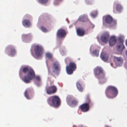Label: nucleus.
<instances>
[{"instance_id":"obj_40","label":"nucleus","mask_w":127,"mask_h":127,"mask_svg":"<svg viewBox=\"0 0 127 127\" xmlns=\"http://www.w3.org/2000/svg\"><path fill=\"white\" fill-rule=\"evenodd\" d=\"M126 44L127 46V40L126 41Z\"/></svg>"},{"instance_id":"obj_31","label":"nucleus","mask_w":127,"mask_h":127,"mask_svg":"<svg viewBox=\"0 0 127 127\" xmlns=\"http://www.w3.org/2000/svg\"><path fill=\"white\" fill-rule=\"evenodd\" d=\"M46 58L50 59L52 58V55L49 53H47L46 54Z\"/></svg>"},{"instance_id":"obj_10","label":"nucleus","mask_w":127,"mask_h":127,"mask_svg":"<svg viewBox=\"0 0 127 127\" xmlns=\"http://www.w3.org/2000/svg\"><path fill=\"white\" fill-rule=\"evenodd\" d=\"M76 65L73 63H71L69 64V66H66V70L67 74L70 75L72 74L73 72L76 68Z\"/></svg>"},{"instance_id":"obj_41","label":"nucleus","mask_w":127,"mask_h":127,"mask_svg":"<svg viewBox=\"0 0 127 127\" xmlns=\"http://www.w3.org/2000/svg\"><path fill=\"white\" fill-rule=\"evenodd\" d=\"M126 55L127 56V51H126Z\"/></svg>"},{"instance_id":"obj_8","label":"nucleus","mask_w":127,"mask_h":127,"mask_svg":"<svg viewBox=\"0 0 127 127\" xmlns=\"http://www.w3.org/2000/svg\"><path fill=\"white\" fill-rule=\"evenodd\" d=\"M33 35L30 33L28 34H23L22 35L21 39L22 41L25 43H29L33 39Z\"/></svg>"},{"instance_id":"obj_11","label":"nucleus","mask_w":127,"mask_h":127,"mask_svg":"<svg viewBox=\"0 0 127 127\" xmlns=\"http://www.w3.org/2000/svg\"><path fill=\"white\" fill-rule=\"evenodd\" d=\"M66 35L65 31L63 29L59 30L57 33V37L60 38H64Z\"/></svg>"},{"instance_id":"obj_32","label":"nucleus","mask_w":127,"mask_h":127,"mask_svg":"<svg viewBox=\"0 0 127 127\" xmlns=\"http://www.w3.org/2000/svg\"><path fill=\"white\" fill-rule=\"evenodd\" d=\"M47 1L48 0H38L39 3L43 4L46 3Z\"/></svg>"},{"instance_id":"obj_35","label":"nucleus","mask_w":127,"mask_h":127,"mask_svg":"<svg viewBox=\"0 0 127 127\" xmlns=\"http://www.w3.org/2000/svg\"><path fill=\"white\" fill-rule=\"evenodd\" d=\"M61 54L62 55H63L65 54V52L64 51H62V52H61Z\"/></svg>"},{"instance_id":"obj_5","label":"nucleus","mask_w":127,"mask_h":127,"mask_svg":"<svg viewBox=\"0 0 127 127\" xmlns=\"http://www.w3.org/2000/svg\"><path fill=\"white\" fill-rule=\"evenodd\" d=\"M118 93L117 89L115 87L112 86L108 87L106 91V94L107 96L110 98H113L116 97Z\"/></svg>"},{"instance_id":"obj_29","label":"nucleus","mask_w":127,"mask_h":127,"mask_svg":"<svg viewBox=\"0 0 127 127\" xmlns=\"http://www.w3.org/2000/svg\"><path fill=\"white\" fill-rule=\"evenodd\" d=\"M124 36L123 35H120L118 38V39L119 41V42H122V43H123L124 42L123 38H124Z\"/></svg>"},{"instance_id":"obj_27","label":"nucleus","mask_w":127,"mask_h":127,"mask_svg":"<svg viewBox=\"0 0 127 127\" xmlns=\"http://www.w3.org/2000/svg\"><path fill=\"white\" fill-rule=\"evenodd\" d=\"M76 85L77 89L79 91L82 92L83 91V88L79 82H77Z\"/></svg>"},{"instance_id":"obj_39","label":"nucleus","mask_w":127,"mask_h":127,"mask_svg":"<svg viewBox=\"0 0 127 127\" xmlns=\"http://www.w3.org/2000/svg\"><path fill=\"white\" fill-rule=\"evenodd\" d=\"M105 127H110L109 126L106 125Z\"/></svg>"},{"instance_id":"obj_38","label":"nucleus","mask_w":127,"mask_h":127,"mask_svg":"<svg viewBox=\"0 0 127 127\" xmlns=\"http://www.w3.org/2000/svg\"><path fill=\"white\" fill-rule=\"evenodd\" d=\"M91 26H92V28H94V27H95V25H93V24H91Z\"/></svg>"},{"instance_id":"obj_4","label":"nucleus","mask_w":127,"mask_h":127,"mask_svg":"<svg viewBox=\"0 0 127 127\" xmlns=\"http://www.w3.org/2000/svg\"><path fill=\"white\" fill-rule=\"evenodd\" d=\"M34 49L35 54L33 53L32 49L31 50L32 55L35 58L39 59L41 57L43 51V47L40 45H36L34 46Z\"/></svg>"},{"instance_id":"obj_15","label":"nucleus","mask_w":127,"mask_h":127,"mask_svg":"<svg viewBox=\"0 0 127 127\" xmlns=\"http://www.w3.org/2000/svg\"><path fill=\"white\" fill-rule=\"evenodd\" d=\"M125 48L123 43L122 42H118L116 46L117 50L119 53H122Z\"/></svg>"},{"instance_id":"obj_2","label":"nucleus","mask_w":127,"mask_h":127,"mask_svg":"<svg viewBox=\"0 0 127 127\" xmlns=\"http://www.w3.org/2000/svg\"><path fill=\"white\" fill-rule=\"evenodd\" d=\"M94 71L95 77L99 80V83L102 84L104 83L106 81V79L105 78V74L102 68L97 66L95 68Z\"/></svg>"},{"instance_id":"obj_25","label":"nucleus","mask_w":127,"mask_h":127,"mask_svg":"<svg viewBox=\"0 0 127 127\" xmlns=\"http://www.w3.org/2000/svg\"><path fill=\"white\" fill-rule=\"evenodd\" d=\"M98 14V11L97 10L93 11L90 13V16L93 18L96 17Z\"/></svg>"},{"instance_id":"obj_37","label":"nucleus","mask_w":127,"mask_h":127,"mask_svg":"<svg viewBox=\"0 0 127 127\" xmlns=\"http://www.w3.org/2000/svg\"><path fill=\"white\" fill-rule=\"evenodd\" d=\"M113 64L112 63H111V66L112 67H113L114 68H116V67H114V66H113Z\"/></svg>"},{"instance_id":"obj_43","label":"nucleus","mask_w":127,"mask_h":127,"mask_svg":"<svg viewBox=\"0 0 127 127\" xmlns=\"http://www.w3.org/2000/svg\"><path fill=\"white\" fill-rule=\"evenodd\" d=\"M46 64H47V62H46Z\"/></svg>"},{"instance_id":"obj_9","label":"nucleus","mask_w":127,"mask_h":127,"mask_svg":"<svg viewBox=\"0 0 127 127\" xmlns=\"http://www.w3.org/2000/svg\"><path fill=\"white\" fill-rule=\"evenodd\" d=\"M61 68V65L59 62L56 61L54 62L52 69L53 71L55 74H58L60 72Z\"/></svg>"},{"instance_id":"obj_22","label":"nucleus","mask_w":127,"mask_h":127,"mask_svg":"<svg viewBox=\"0 0 127 127\" xmlns=\"http://www.w3.org/2000/svg\"><path fill=\"white\" fill-rule=\"evenodd\" d=\"M76 32L77 35L79 36H83L84 34V31L81 28H79L77 29Z\"/></svg>"},{"instance_id":"obj_30","label":"nucleus","mask_w":127,"mask_h":127,"mask_svg":"<svg viewBox=\"0 0 127 127\" xmlns=\"http://www.w3.org/2000/svg\"><path fill=\"white\" fill-rule=\"evenodd\" d=\"M34 83L38 87L40 86L42 84L41 81H34Z\"/></svg>"},{"instance_id":"obj_6","label":"nucleus","mask_w":127,"mask_h":127,"mask_svg":"<svg viewBox=\"0 0 127 127\" xmlns=\"http://www.w3.org/2000/svg\"><path fill=\"white\" fill-rule=\"evenodd\" d=\"M103 24L106 26V24H109L110 27L115 26L117 24V20H113L112 17L110 15L104 16L103 18Z\"/></svg>"},{"instance_id":"obj_33","label":"nucleus","mask_w":127,"mask_h":127,"mask_svg":"<svg viewBox=\"0 0 127 127\" xmlns=\"http://www.w3.org/2000/svg\"><path fill=\"white\" fill-rule=\"evenodd\" d=\"M41 30L43 32H46L47 31L46 29L43 26L41 27Z\"/></svg>"},{"instance_id":"obj_17","label":"nucleus","mask_w":127,"mask_h":127,"mask_svg":"<svg viewBox=\"0 0 127 127\" xmlns=\"http://www.w3.org/2000/svg\"><path fill=\"white\" fill-rule=\"evenodd\" d=\"M71 99L70 96H68L66 98V101L67 103L70 106L71 104L76 105L77 104L78 102L77 101L74 100L71 102Z\"/></svg>"},{"instance_id":"obj_26","label":"nucleus","mask_w":127,"mask_h":127,"mask_svg":"<svg viewBox=\"0 0 127 127\" xmlns=\"http://www.w3.org/2000/svg\"><path fill=\"white\" fill-rule=\"evenodd\" d=\"M94 0H85V4L88 5H91L94 3Z\"/></svg>"},{"instance_id":"obj_28","label":"nucleus","mask_w":127,"mask_h":127,"mask_svg":"<svg viewBox=\"0 0 127 127\" xmlns=\"http://www.w3.org/2000/svg\"><path fill=\"white\" fill-rule=\"evenodd\" d=\"M29 91L28 89H27L26 90L24 93V95L25 97L28 99H30V98L29 97L28 95V92Z\"/></svg>"},{"instance_id":"obj_36","label":"nucleus","mask_w":127,"mask_h":127,"mask_svg":"<svg viewBox=\"0 0 127 127\" xmlns=\"http://www.w3.org/2000/svg\"><path fill=\"white\" fill-rule=\"evenodd\" d=\"M54 4L55 5H58V3L57 2V1H55V2H54Z\"/></svg>"},{"instance_id":"obj_24","label":"nucleus","mask_w":127,"mask_h":127,"mask_svg":"<svg viewBox=\"0 0 127 127\" xmlns=\"http://www.w3.org/2000/svg\"><path fill=\"white\" fill-rule=\"evenodd\" d=\"M90 52H91V54L93 56H95L96 57H98L99 56V51L98 50H95L93 51L92 53H91V49H90Z\"/></svg>"},{"instance_id":"obj_20","label":"nucleus","mask_w":127,"mask_h":127,"mask_svg":"<svg viewBox=\"0 0 127 127\" xmlns=\"http://www.w3.org/2000/svg\"><path fill=\"white\" fill-rule=\"evenodd\" d=\"M116 39L114 36L111 37L109 40V42L110 46H112L116 43Z\"/></svg>"},{"instance_id":"obj_1","label":"nucleus","mask_w":127,"mask_h":127,"mask_svg":"<svg viewBox=\"0 0 127 127\" xmlns=\"http://www.w3.org/2000/svg\"><path fill=\"white\" fill-rule=\"evenodd\" d=\"M19 75L21 80L26 83H28L35 77L32 69L29 65L22 66L19 70Z\"/></svg>"},{"instance_id":"obj_13","label":"nucleus","mask_w":127,"mask_h":127,"mask_svg":"<svg viewBox=\"0 0 127 127\" xmlns=\"http://www.w3.org/2000/svg\"><path fill=\"white\" fill-rule=\"evenodd\" d=\"M88 101L87 103L83 104L80 106L81 110L83 112H87L89 110V106L88 103L90 101V100L89 98H88Z\"/></svg>"},{"instance_id":"obj_7","label":"nucleus","mask_w":127,"mask_h":127,"mask_svg":"<svg viewBox=\"0 0 127 127\" xmlns=\"http://www.w3.org/2000/svg\"><path fill=\"white\" fill-rule=\"evenodd\" d=\"M5 53L8 56L13 57L16 54V52L15 47L13 45H9L5 47Z\"/></svg>"},{"instance_id":"obj_19","label":"nucleus","mask_w":127,"mask_h":127,"mask_svg":"<svg viewBox=\"0 0 127 127\" xmlns=\"http://www.w3.org/2000/svg\"><path fill=\"white\" fill-rule=\"evenodd\" d=\"M23 25L25 27L28 28L32 25L30 21L27 19H24L22 22Z\"/></svg>"},{"instance_id":"obj_3","label":"nucleus","mask_w":127,"mask_h":127,"mask_svg":"<svg viewBox=\"0 0 127 127\" xmlns=\"http://www.w3.org/2000/svg\"><path fill=\"white\" fill-rule=\"evenodd\" d=\"M47 102L51 106L57 107L60 104L61 101L60 98L57 96L53 95L48 98Z\"/></svg>"},{"instance_id":"obj_21","label":"nucleus","mask_w":127,"mask_h":127,"mask_svg":"<svg viewBox=\"0 0 127 127\" xmlns=\"http://www.w3.org/2000/svg\"><path fill=\"white\" fill-rule=\"evenodd\" d=\"M87 16L86 15H82L80 16L78 19V20L82 22H84L88 20Z\"/></svg>"},{"instance_id":"obj_42","label":"nucleus","mask_w":127,"mask_h":127,"mask_svg":"<svg viewBox=\"0 0 127 127\" xmlns=\"http://www.w3.org/2000/svg\"><path fill=\"white\" fill-rule=\"evenodd\" d=\"M72 26L71 25H70V26H69V27L70 28V27H72Z\"/></svg>"},{"instance_id":"obj_12","label":"nucleus","mask_w":127,"mask_h":127,"mask_svg":"<svg viewBox=\"0 0 127 127\" xmlns=\"http://www.w3.org/2000/svg\"><path fill=\"white\" fill-rule=\"evenodd\" d=\"M47 93L49 95L54 94L57 90V88L55 86H53L47 88L46 89Z\"/></svg>"},{"instance_id":"obj_34","label":"nucleus","mask_w":127,"mask_h":127,"mask_svg":"<svg viewBox=\"0 0 127 127\" xmlns=\"http://www.w3.org/2000/svg\"><path fill=\"white\" fill-rule=\"evenodd\" d=\"M41 81V78L39 76H36L35 77V81Z\"/></svg>"},{"instance_id":"obj_23","label":"nucleus","mask_w":127,"mask_h":127,"mask_svg":"<svg viewBox=\"0 0 127 127\" xmlns=\"http://www.w3.org/2000/svg\"><path fill=\"white\" fill-rule=\"evenodd\" d=\"M117 11L119 12H121L123 10V7L122 5L119 3H117L116 6Z\"/></svg>"},{"instance_id":"obj_18","label":"nucleus","mask_w":127,"mask_h":127,"mask_svg":"<svg viewBox=\"0 0 127 127\" xmlns=\"http://www.w3.org/2000/svg\"><path fill=\"white\" fill-rule=\"evenodd\" d=\"M108 54L105 52H102L100 55V57L101 59L104 62L107 61L108 59Z\"/></svg>"},{"instance_id":"obj_16","label":"nucleus","mask_w":127,"mask_h":127,"mask_svg":"<svg viewBox=\"0 0 127 127\" xmlns=\"http://www.w3.org/2000/svg\"><path fill=\"white\" fill-rule=\"evenodd\" d=\"M109 36V33L107 32H105L101 36V40L103 42H106L108 41Z\"/></svg>"},{"instance_id":"obj_14","label":"nucleus","mask_w":127,"mask_h":127,"mask_svg":"<svg viewBox=\"0 0 127 127\" xmlns=\"http://www.w3.org/2000/svg\"><path fill=\"white\" fill-rule=\"evenodd\" d=\"M114 61L117 66H122L123 62V60L122 57H114Z\"/></svg>"}]
</instances>
